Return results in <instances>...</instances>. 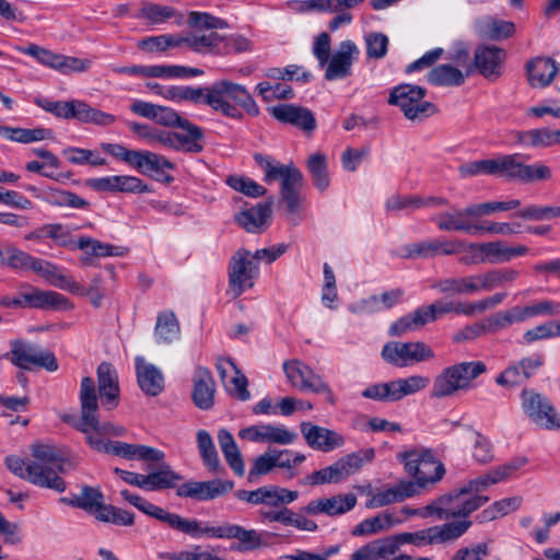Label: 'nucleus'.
Listing matches in <instances>:
<instances>
[{
	"mask_svg": "<svg viewBox=\"0 0 560 560\" xmlns=\"http://www.w3.org/2000/svg\"><path fill=\"white\" fill-rule=\"evenodd\" d=\"M97 413L98 399L95 382L92 377L85 376L80 386V417L78 421H73L72 427L78 431H85L82 425L92 424Z\"/></svg>",
	"mask_w": 560,
	"mask_h": 560,
	"instance_id": "obj_23",
	"label": "nucleus"
},
{
	"mask_svg": "<svg viewBox=\"0 0 560 560\" xmlns=\"http://www.w3.org/2000/svg\"><path fill=\"white\" fill-rule=\"evenodd\" d=\"M82 429L85 431H80L85 435V441L89 444V438L92 439H103L105 436H121L125 434L126 429L120 425H115L110 422H101L98 419V413L95 415V421L92 424H83Z\"/></svg>",
	"mask_w": 560,
	"mask_h": 560,
	"instance_id": "obj_55",
	"label": "nucleus"
},
{
	"mask_svg": "<svg viewBox=\"0 0 560 560\" xmlns=\"http://www.w3.org/2000/svg\"><path fill=\"white\" fill-rule=\"evenodd\" d=\"M262 493L264 505L276 509L292 503L299 497L298 491L289 490L279 486H264Z\"/></svg>",
	"mask_w": 560,
	"mask_h": 560,
	"instance_id": "obj_53",
	"label": "nucleus"
},
{
	"mask_svg": "<svg viewBox=\"0 0 560 560\" xmlns=\"http://www.w3.org/2000/svg\"><path fill=\"white\" fill-rule=\"evenodd\" d=\"M393 526L390 514H378L376 516L365 518L359 523L351 532L353 536H365L377 534L389 529Z\"/></svg>",
	"mask_w": 560,
	"mask_h": 560,
	"instance_id": "obj_57",
	"label": "nucleus"
},
{
	"mask_svg": "<svg viewBox=\"0 0 560 560\" xmlns=\"http://www.w3.org/2000/svg\"><path fill=\"white\" fill-rule=\"evenodd\" d=\"M5 262V267L15 271H33L37 276L44 278L45 281L52 287L70 293L82 292V288L77 283V281L72 277L63 275L56 265L47 260L36 258L18 247H7Z\"/></svg>",
	"mask_w": 560,
	"mask_h": 560,
	"instance_id": "obj_3",
	"label": "nucleus"
},
{
	"mask_svg": "<svg viewBox=\"0 0 560 560\" xmlns=\"http://www.w3.org/2000/svg\"><path fill=\"white\" fill-rule=\"evenodd\" d=\"M364 0H304L300 1L299 7L302 12H339L343 9H352Z\"/></svg>",
	"mask_w": 560,
	"mask_h": 560,
	"instance_id": "obj_48",
	"label": "nucleus"
},
{
	"mask_svg": "<svg viewBox=\"0 0 560 560\" xmlns=\"http://www.w3.org/2000/svg\"><path fill=\"white\" fill-rule=\"evenodd\" d=\"M30 291L22 293L25 307L42 310H67L71 306L69 300L55 291H43L28 287Z\"/></svg>",
	"mask_w": 560,
	"mask_h": 560,
	"instance_id": "obj_31",
	"label": "nucleus"
},
{
	"mask_svg": "<svg viewBox=\"0 0 560 560\" xmlns=\"http://www.w3.org/2000/svg\"><path fill=\"white\" fill-rule=\"evenodd\" d=\"M271 114L278 121L292 125L306 132L316 128V119L313 113L301 106L279 104L271 108Z\"/></svg>",
	"mask_w": 560,
	"mask_h": 560,
	"instance_id": "obj_24",
	"label": "nucleus"
},
{
	"mask_svg": "<svg viewBox=\"0 0 560 560\" xmlns=\"http://www.w3.org/2000/svg\"><path fill=\"white\" fill-rule=\"evenodd\" d=\"M238 436L255 443L288 445L296 440L298 434L283 425L257 424L240 430Z\"/></svg>",
	"mask_w": 560,
	"mask_h": 560,
	"instance_id": "obj_19",
	"label": "nucleus"
},
{
	"mask_svg": "<svg viewBox=\"0 0 560 560\" xmlns=\"http://www.w3.org/2000/svg\"><path fill=\"white\" fill-rule=\"evenodd\" d=\"M427 90L413 84L395 86L388 98L390 105L400 108L404 116L411 121H422L438 113L435 104L425 101Z\"/></svg>",
	"mask_w": 560,
	"mask_h": 560,
	"instance_id": "obj_9",
	"label": "nucleus"
},
{
	"mask_svg": "<svg viewBox=\"0 0 560 560\" xmlns=\"http://www.w3.org/2000/svg\"><path fill=\"white\" fill-rule=\"evenodd\" d=\"M249 256V250L238 249L230 261L229 287L233 298H238L246 289L254 285L253 272L256 267Z\"/></svg>",
	"mask_w": 560,
	"mask_h": 560,
	"instance_id": "obj_16",
	"label": "nucleus"
},
{
	"mask_svg": "<svg viewBox=\"0 0 560 560\" xmlns=\"http://www.w3.org/2000/svg\"><path fill=\"white\" fill-rule=\"evenodd\" d=\"M184 101L196 105L206 104L213 110L236 120L243 118V112L252 117L258 116L260 112L247 89L229 80L215 81L210 86L184 85Z\"/></svg>",
	"mask_w": 560,
	"mask_h": 560,
	"instance_id": "obj_2",
	"label": "nucleus"
},
{
	"mask_svg": "<svg viewBox=\"0 0 560 560\" xmlns=\"http://www.w3.org/2000/svg\"><path fill=\"white\" fill-rule=\"evenodd\" d=\"M0 136L19 143H32L54 138V131L47 128H19L0 125Z\"/></svg>",
	"mask_w": 560,
	"mask_h": 560,
	"instance_id": "obj_35",
	"label": "nucleus"
},
{
	"mask_svg": "<svg viewBox=\"0 0 560 560\" xmlns=\"http://www.w3.org/2000/svg\"><path fill=\"white\" fill-rule=\"evenodd\" d=\"M463 175L508 173V175H548L542 164H527L522 154L499 155L494 159L468 162L459 167Z\"/></svg>",
	"mask_w": 560,
	"mask_h": 560,
	"instance_id": "obj_7",
	"label": "nucleus"
},
{
	"mask_svg": "<svg viewBox=\"0 0 560 560\" xmlns=\"http://www.w3.org/2000/svg\"><path fill=\"white\" fill-rule=\"evenodd\" d=\"M188 24L196 31L182 35V46H187L199 54L219 55L222 39L215 30L226 27V22L207 12L192 11L188 15Z\"/></svg>",
	"mask_w": 560,
	"mask_h": 560,
	"instance_id": "obj_6",
	"label": "nucleus"
},
{
	"mask_svg": "<svg viewBox=\"0 0 560 560\" xmlns=\"http://www.w3.org/2000/svg\"><path fill=\"white\" fill-rule=\"evenodd\" d=\"M427 80L436 86H458L464 83L465 75L454 66L440 65L428 72Z\"/></svg>",
	"mask_w": 560,
	"mask_h": 560,
	"instance_id": "obj_44",
	"label": "nucleus"
},
{
	"mask_svg": "<svg viewBox=\"0 0 560 560\" xmlns=\"http://www.w3.org/2000/svg\"><path fill=\"white\" fill-rule=\"evenodd\" d=\"M520 272L512 268L491 269L481 273L483 291H492L508 283L514 282Z\"/></svg>",
	"mask_w": 560,
	"mask_h": 560,
	"instance_id": "obj_50",
	"label": "nucleus"
},
{
	"mask_svg": "<svg viewBox=\"0 0 560 560\" xmlns=\"http://www.w3.org/2000/svg\"><path fill=\"white\" fill-rule=\"evenodd\" d=\"M471 521H455L415 532V546L445 544L462 537L471 526Z\"/></svg>",
	"mask_w": 560,
	"mask_h": 560,
	"instance_id": "obj_17",
	"label": "nucleus"
},
{
	"mask_svg": "<svg viewBox=\"0 0 560 560\" xmlns=\"http://www.w3.org/2000/svg\"><path fill=\"white\" fill-rule=\"evenodd\" d=\"M86 186L103 192H133L143 194L151 192L153 188L142 183L139 177H100L86 180Z\"/></svg>",
	"mask_w": 560,
	"mask_h": 560,
	"instance_id": "obj_22",
	"label": "nucleus"
},
{
	"mask_svg": "<svg viewBox=\"0 0 560 560\" xmlns=\"http://www.w3.org/2000/svg\"><path fill=\"white\" fill-rule=\"evenodd\" d=\"M276 534L268 532L259 533L256 529H246L240 525L231 524L229 538H235L240 541L238 550L252 551L268 546L264 537L270 538Z\"/></svg>",
	"mask_w": 560,
	"mask_h": 560,
	"instance_id": "obj_36",
	"label": "nucleus"
},
{
	"mask_svg": "<svg viewBox=\"0 0 560 560\" xmlns=\"http://www.w3.org/2000/svg\"><path fill=\"white\" fill-rule=\"evenodd\" d=\"M360 49L350 39L340 42L337 50L328 58L325 65V79L336 81L346 79L352 73V66L359 59Z\"/></svg>",
	"mask_w": 560,
	"mask_h": 560,
	"instance_id": "obj_15",
	"label": "nucleus"
},
{
	"mask_svg": "<svg viewBox=\"0 0 560 560\" xmlns=\"http://www.w3.org/2000/svg\"><path fill=\"white\" fill-rule=\"evenodd\" d=\"M397 458L406 472L422 486L440 481L445 474L443 464L435 459L430 448L408 450L399 453Z\"/></svg>",
	"mask_w": 560,
	"mask_h": 560,
	"instance_id": "obj_10",
	"label": "nucleus"
},
{
	"mask_svg": "<svg viewBox=\"0 0 560 560\" xmlns=\"http://www.w3.org/2000/svg\"><path fill=\"white\" fill-rule=\"evenodd\" d=\"M397 552L394 541L376 539L362 546L351 555V560H381L388 559Z\"/></svg>",
	"mask_w": 560,
	"mask_h": 560,
	"instance_id": "obj_38",
	"label": "nucleus"
},
{
	"mask_svg": "<svg viewBox=\"0 0 560 560\" xmlns=\"http://www.w3.org/2000/svg\"><path fill=\"white\" fill-rule=\"evenodd\" d=\"M523 142L530 145L549 147L553 144H560V129L551 130L549 128L533 129L525 132Z\"/></svg>",
	"mask_w": 560,
	"mask_h": 560,
	"instance_id": "obj_59",
	"label": "nucleus"
},
{
	"mask_svg": "<svg viewBox=\"0 0 560 560\" xmlns=\"http://www.w3.org/2000/svg\"><path fill=\"white\" fill-rule=\"evenodd\" d=\"M464 242L454 241H432L409 246L407 257H431L435 255H454L459 254L463 249Z\"/></svg>",
	"mask_w": 560,
	"mask_h": 560,
	"instance_id": "obj_33",
	"label": "nucleus"
},
{
	"mask_svg": "<svg viewBox=\"0 0 560 560\" xmlns=\"http://www.w3.org/2000/svg\"><path fill=\"white\" fill-rule=\"evenodd\" d=\"M254 160L265 175H301L299 168L293 163L281 164L271 156L261 153H256Z\"/></svg>",
	"mask_w": 560,
	"mask_h": 560,
	"instance_id": "obj_58",
	"label": "nucleus"
},
{
	"mask_svg": "<svg viewBox=\"0 0 560 560\" xmlns=\"http://www.w3.org/2000/svg\"><path fill=\"white\" fill-rule=\"evenodd\" d=\"M521 312L524 316V322L535 316H559L560 301L542 300L532 305L521 306Z\"/></svg>",
	"mask_w": 560,
	"mask_h": 560,
	"instance_id": "obj_64",
	"label": "nucleus"
},
{
	"mask_svg": "<svg viewBox=\"0 0 560 560\" xmlns=\"http://www.w3.org/2000/svg\"><path fill=\"white\" fill-rule=\"evenodd\" d=\"M98 393L104 406L113 409L119 402L118 375L109 362H102L97 368Z\"/></svg>",
	"mask_w": 560,
	"mask_h": 560,
	"instance_id": "obj_25",
	"label": "nucleus"
},
{
	"mask_svg": "<svg viewBox=\"0 0 560 560\" xmlns=\"http://www.w3.org/2000/svg\"><path fill=\"white\" fill-rule=\"evenodd\" d=\"M137 382L141 390L155 397L164 389V377L161 371L153 364L145 362L141 357L136 358Z\"/></svg>",
	"mask_w": 560,
	"mask_h": 560,
	"instance_id": "obj_29",
	"label": "nucleus"
},
{
	"mask_svg": "<svg viewBox=\"0 0 560 560\" xmlns=\"http://www.w3.org/2000/svg\"><path fill=\"white\" fill-rule=\"evenodd\" d=\"M382 358L388 364L404 368L412 362L433 359L434 351L423 341H390L384 345Z\"/></svg>",
	"mask_w": 560,
	"mask_h": 560,
	"instance_id": "obj_14",
	"label": "nucleus"
},
{
	"mask_svg": "<svg viewBox=\"0 0 560 560\" xmlns=\"http://www.w3.org/2000/svg\"><path fill=\"white\" fill-rule=\"evenodd\" d=\"M478 248H480L485 262L489 264L508 262L515 257L527 254L529 250L527 246H508L501 241L481 243Z\"/></svg>",
	"mask_w": 560,
	"mask_h": 560,
	"instance_id": "obj_32",
	"label": "nucleus"
},
{
	"mask_svg": "<svg viewBox=\"0 0 560 560\" xmlns=\"http://www.w3.org/2000/svg\"><path fill=\"white\" fill-rule=\"evenodd\" d=\"M182 34H161L143 37L138 42V48L147 52H165L171 48L182 47Z\"/></svg>",
	"mask_w": 560,
	"mask_h": 560,
	"instance_id": "obj_45",
	"label": "nucleus"
},
{
	"mask_svg": "<svg viewBox=\"0 0 560 560\" xmlns=\"http://www.w3.org/2000/svg\"><path fill=\"white\" fill-rule=\"evenodd\" d=\"M101 150L127 163L140 173L175 170L174 164L168 159L153 152L129 150L118 143H101Z\"/></svg>",
	"mask_w": 560,
	"mask_h": 560,
	"instance_id": "obj_11",
	"label": "nucleus"
},
{
	"mask_svg": "<svg viewBox=\"0 0 560 560\" xmlns=\"http://www.w3.org/2000/svg\"><path fill=\"white\" fill-rule=\"evenodd\" d=\"M559 70L560 65L549 57H535L526 63L527 80L532 88L550 85Z\"/></svg>",
	"mask_w": 560,
	"mask_h": 560,
	"instance_id": "obj_27",
	"label": "nucleus"
},
{
	"mask_svg": "<svg viewBox=\"0 0 560 560\" xmlns=\"http://www.w3.org/2000/svg\"><path fill=\"white\" fill-rule=\"evenodd\" d=\"M197 445L203 466L212 474L223 470L210 433L206 430L197 432Z\"/></svg>",
	"mask_w": 560,
	"mask_h": 560,
	"instance_id": "obj_41",
	"label": "nucleus"
},
{
	"mask_svg": "<svg viewBox=\"0 0 560 560\" xmlns=\"http://www.w3.org/2000/svg\"><path fill=\"white\" fill-rule=\"evenodd\" d=\"M477 27L480 36L492 40L509 38L515 32V24L513 22L498 20L491 16L481 19Z\"/></svg>",
	"mask_w": 560,
	"mask_h": 560,
	"instance_id": "obj_39",
	"label": "nucleus"
},
{
	"mask_svg": "<svg viewBox=\"0 0 560 560\" xmlns=\"http://www.w3.org/2000/svg\"><path fill=\"white\" fill-rule=\"evenodd\" d=\"M522 409L537 425L547 430H560V415L548 397L533 388L521 392Z\"/></svg>",
	"mask_w": 560,
	"mask_h": 560,
	"instance_id": "obj_13",
	"label": "nucleus"
},
{
	"mask_svg": "<svg viewBox=\"0 0 560 560\" xmlns=\"http://www.w3.org/2000/svg\"><path fill=\"white\" fill-rule=\"evenodd\" d=\"M487 371L482 361L460 362L447 366L433 381L431 398L453 397L460 390L472 387V381Z\"/></svg>",
	"mask_w": 560,
	"mask_h": 560,
	"instance_id": "obj_5",
	"label": "nucleus"
},
{
	"mask_svg": "<svg viewBox=\"0 0 560 560\" xmlns=\"http://www.w3.org/2000/svg\"><path fill=\"white\" fill-rule=\"evenodd\" d=\"M303 177H282L281 200L290 213H296L305 197L303 194Z\"/></svg>",
	"mask_w": 560,
	"mask_h": 560,
	"instance_id": "obj_40",
	"label": "nucleus"
},
{
	"mask_svg": "<svg viewBox=\"0 0 560 560\" xmlns=\"http://www.w3.org/2000/svg\"><path fill=\"white\" fill-rule=\"evenodd\" d=\"M31 451L33 460H25L15 455L7 456V468L34 486L63 492L67 482L59 474H67L75 467L70 451L66 447L40 443L33 444Z\"/></svg>",
	"mask_w": 560,
	"mask_h": 560,
	"instance_id": "obj_1",
	"label": "nucleus"
},
{
	"mask_svg": "<svg viewBox=\"0 0 560 560\" xmlns=\"http://www.w3.org/2000/svg\"><path fill=\"white\" fill-rule=\"evenodd\" d=\"M65 158L72 164L101 166L106 164V159L97 149L88 150L70 147L63 150Z\"/></svg>",
	"mask_w": 560,
	"mask_h": 560,
	"instance_id": "obj_49",
	"label": "nucleus"
},
{
	"mask_svg": "<svg viewBox=\"0 0 560 560\" xmlns=\"http://www.w3.org/2000/svg\"><path fill=\"white\" fill-rule=\"evenodd\" d=\"M161 522L167 524L172 529L197 538L198 521L189 520L176 513L165 511Z\"/></svg>",
	"mask_w": 560,
	"mask_h": 560,
	"instance_id": "obj_61",
	"label": "nucleus"
},
{
	"mask_svg": "<svg viewBox=\"0 0 560 560\" xmlns=\"http://www.w3.org/2000/svg\"><path fill=\"white\" fill-rule=\"evenodd\" d=\"M271 202H258L249 209L236 214V222L249 233H261L268 226L271 219Z\"/></svg>",
	"mask_w": 560,
	"mask_h": 560,
	"instance_id": "obj_30",
	"label": "nucleus"
},
{
	"mask_svg": "<svg viewBox=\"0 0 560 560\" xmlns=\"http://www.w3.org/2000/svg\"><path fill=\"white\" fill-rule=\"evenodd\" d=\"M398 380L386 383H376L369 385L362 396L376 401H398L401 400Z\"/></svg>",
	"mask_w": 560,
	"mask_h": 560,
	"instance_id": "obj_46",
	"label": "nucleus"
},
{
	"mask_svg": "<svg viewBox=\"0 0 560 560\" xmlns=\"http://www.w3.org/2000/svg\"><path fill=\"white\" fill-rule=\"evenodd\" d=\"M75 119L97 126H109L116 120L113 114L94 108L82 101H79Z\"/></svg>",
	"mask_w": 560,
	"mask_h": 560,
	"instance_id": "obj_56",
	"label": "nucleus"
},
{
	"mask_svg": "<svg viewBox=\"0 0 560 560\" xmlns=\"http://www.w3.org/2000/svg\"><path fill=\"white\" fill-rule=\"evenodd\" d=\"M21 370L32 371L35 368L45 369L48 372L58 370L55 354L37 343L24 339L10 341V351L0 355Z\"/></svg>",
	"mask_w": 560,
	"mask_h": 560,
	"instance_id": "obj_8",
	"label": "nucleus"
},
{
	"mask_svg": "<svg viewBox=\"0 0 560 560\" xmlns=\"http://www.w3.org/2000/svg\"><path fill=\"white\" fill-rule=\"evenodd\" d=\"M284 373L291 385L302 392L324 394L325 400L335 405L336 397L323 377L300 360H289L283 363Z\"/></svg>",
	"mask_w": 560,
	"mask_h": 560,
	"instance_id": "obj_12",
	"label": "nucleus"
},
{
	"mask_svg": "<svg viewBox=\"0 0 560 560\" xmlns=\"http://www.w3.org/2000/svg\"><path fill=\"white\" fill-rule=\"evenodd\" d=\"M346 479L341 469L335 462L330 466H327L323 469L313 471L312 474L306 475L299 482L302 486H319L326 483H338L341 480Z\"/></svg>",
	"mask_w": 560,
	"mask_h": 560,
	"instance_id": "obj_51",
	"label": "nucleus"
},
{
	"mask_svg": "<svg viewBox=\"0 0 560 560\" xmlns=\"http://www.w3.org/2000/svg\"><path fill=\"white\" fill-rule=\"evenodd\" d=\"M233 488L232 480L188 481L177 487L176 494L179 498L209 501L230 492Z\"/></svg>",
	"mask_w": 560,
	"mask_h": 560,
	"instance_id": "obj_18",
	"label": "nucleus"
},
{
	"mask_svg": "<svg viewBox=\"0 0 560 560\" xmlns=\"http://www.w3.org/2000/svg\"><path fill=\"white\" fill-rule=\"evenodd\" d=\"M524 316L521 306H513L504 311L497 312L483 319L488 335L497 334L508 327L523 323Z\"/></svg>",
	"mask_w": 560,
	"mask_h": 560,
	"instance_id": "obj_42",
	"label": "nucleus"
},
{
	"mask_svg": "<svg viewBox=\"0 0 560 560\" xmlns=\"http://www.w3.org/2000/svg\"><path fill=\"white\" fill-rule=\"evenodd\" d=\"M75 247L83 250L88 256L82 258V264L85 266L92 265L95 257L117 256L119 253L115 252L116 247L109 244H103L90 237H80L75 243Z\"/></svg>",
	"mask_w": 560,
	"mask_h": 560,
	"instance_id": "obj_47",
	"label": "nucleus"
},
{
	"mask_svg": "<svg viewBox=\"0 0 560 560\" xmlns=\"http://www.w3.org/2000/svg\"><path fill=\"white\" fill-rule=\"evenodd\" d=\"M277 467L273 450L257 456L248 471L247 480L256 482L259 477L265 476Z\"/></svg>",
	"mask_w": 560,
	"mask_h": 560,
	"instance_id": "obj_63",
	"label": "nucleus"
},
{
	"mask_svg": "<svg viewBox=\"0 0 560 560\" xmlns=\"http://www.w3.org/2000/svg\"><path fill=\"white\" fill-rule=\"evenodd\" d=\"M176 15L177 11L170 5L148 3L141 9V16L152 24H163Z\"/></svg>",
	"mask_w": 560,
	"mask_h": 560,
	"instance_id": "obj_62",
	"label": "nucleus"
},
{
	"mask_svg": "<svg viewBox=\"0 0 560 560\" xmlns=\"http://www.w3.org/2000/svg\"><path fill=\"white\" fill-rule=\"evenodd\" d=\"M464 487L453 489L432 500L428 505L413 513L423 518L435 516L438 520L466 518L489 501L488 495H471L467 498Z\"/></svg>",
	"mask_w": 560,
	"mask_h": 560,
	"instance_id": "obj_4",
	"label": "nucleus"
},
{
	"mask_svg": "<svg viewBox=\"0 0 560 560\" xmlns=\"http://www.w3.org/2000/svg\"><path fill=\"white\" fill-rule=\"evenodd\" d=\"M177 128L180 129L175 131L177 151L199 153L203 150L205 133L199 126L186 119Z\"/></svg>",
	"mask_w": 560,
	"mask_h": 560,
	"instance_id": "obj_34",
	"label": "nucleus"
},
{
	"mask_svg": "<svg viewBox=\"0 0 560 560\" xmlns=\"http://www.w3.org/2000/svg\"><path fill=\"white\" fill-rule=\"evenodd\" d=\"M357 504L353 493L338 494L330 498L312 500L301 509V512L310 515L326 514L336 516L351 511Z\"/></svg>",
	"mask_w": 560,
	"mask_h": 560,
	"instance_id": "obj_21",
	"label": "nucleus"
},
{
	"mask_svg": "<svg viewBox=\"0 0 560 560\" xmlns=\"http://www.w3.org/2000/svg\"><path fill=\"white\" fill-rule=\"evenodd\" d=\"M505 56L506 54L502 48L481 45L475 50L474 65L483 77L497 78L501 74V66Z\"/></svg>",
	"mask_w": 560,
	"mask_h": 560,
	"instance_id": "obj_28",
	"label": "nucleus"
},
{
	"mask_svg": "<svg viewBox=\"0 0 560 560\" xmlns=\"http://www.w3.org/2000/svg\"><path fill=\"white\" fill-rule=\"evenodd\" d=\"M96 518L119 526H130L135 523L132 513L109 504H104V506L101 508L100 512L96 514Z\"/></svg>",
	"mask_w": 560,
	"mask_h": 560,
	"instance_id": "obj_60",
	"label": "nucleus"
},
{
	"mask_svg": "<svg viewBox=\"0 0 560 560\" xmlns=\"http://www.w3.org/2000/svg\"><path fill=\"white\" fill-rule=\"evenodd\" d=\"M425 325L427 323L418 307L415 311L393 322L388 332L390 336L400 337L410 331L419 330Z\"/></svg>",
	"mask_w": 560,
	"mask_h": 560,
	"instance_id": "obj_52",
	"label": "nucleus"
},
{
	"mask_svg": "<svg viewBox=\"0 0 560 560\" xmlns=\"http://www.w3.org/2000/svg\"><path fill=\"white\" fill-rule=\"evenodd\" d=\"M180 328L175 314L171 311L161 312L156 317L154 335L159 343H171L179 338Z\"/></svg>",
	"mask_w": 560,
	"mask_h": 560,
	"instance_id": "obj_43",
	"label": "nucleus"
},
{
	"mask_svg": "<svg viewBox=\"0 0 560 560\" xmlns=\"http://www.w3.org/2000/svg\"><path fill=\"white\" fill-rule=\"evenodd\" d=\"M158 465L156 470L147 475V491L171 489L183 479V476L175 472L164 459L158 463Z\"/></svg>",
	"mask_w": 560,
	"mask_h": 560,
	"instance_id": "obj_37",
	"label": "nucleus"
},
{
	"mask_svg": "<svg viewBox=\"0 0 560 560\" xmlns=\"http://www.w3.org/2000/svg\"><path fill=\"white\" fill-rule=\"evenodd\" d=\"M191 393L194 404L201 410L212 408L214 404L215 383L209 369L198 366L194 373Z\"/></svg>",
	"mask_w": 560,
	"mask_h": 560,
	"instance_id": "obj_26",
	"label": "nucleus"
},
{
	"mask_svg": "<svg viewBox=\"0 0 560 560\" xmlns=\"http://www.w3.org/2000/svg\"><path fill=\"white\" fill-rule=\"evenodd\" d=\"M301 432L306 444L320 452H330L345 444V439L336 431L323 428L311 422H302Z\"/></svg>",
	"mask_w": 560,
	"mask_h": 560,
	"instance_id": "obj_20",
	"label": "nucleus"
},
{
	"mask_svg": "<svg viewBox=\"0 0 560 560\" xmlns=\"http://www.w3.org/2000/svg\"><path fill=\"white\" fill-rule=\"evenodd\" d=\"M89 445L96 452L114 454L122 458H133L135 445L120 441H105L103 439L89 438Z\"/></svg>",
	"mask_w": 560,
	"mask_h": 560,
	"instance_id": "obj_54",
	"label": "nucleus"
}]
</instances>
